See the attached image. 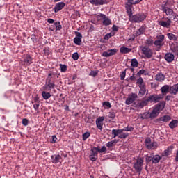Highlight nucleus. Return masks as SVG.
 <instances>
[{
  "mask_svg": "<svg viewBox=\"0 0 178 178\" xmlns=\"http://www.w3.org/2000/svg\"><path fill=\"white\" fill-rule=\"evenodd\" d=\"M166 105V102L163 101L158 104V105L153 108L152 111L149 114L150 119H155L157 118L158 115L161 113V111L165 109V106Z\"/></svg>",
  "mask_w": 178,
  "mask_h": 178,
  "instance_id": "obj_1",
  "label": "nucleus"
},
{
  "mask_svg": "<svg viewBox=\"0 0 178 178\" xmlns=\"http://www.w3.org/2000/svg\"><path fill=\"white\" fill-rule=\"evenodd\" d=\"M129 22H132L134 23H141V22H144L145 19H147V15L144 13H138L136 15H132L130 17H129Z\"/></svg>",
  "mask_w": 178,
  "mask_h": 178,
  "instance_id": "obj_2",
  "label": "nucleus"
},
{
  "mask_svg": "<svg viewBox=\"0 0 178 178\" xmlns=\"http://www.w3.org/2000/svg\"><path fill=\"white\" fill-rule=\"evenodd\" d=\"M144 165V159L138 158L136 162L134 163V169H135L136 172L140 175L143 171V166Z\"/></svg>",
  "mask_w": 178,
  "mask_h": 178,
  "instance_id": "obj_3",
  "label": "nucleus"
},
{
  "mask_svg": "<svg viewBox=\"0 0 178 178\" xmlns=\"http://www.w3.org/2000/svg\"><path fill=\"white\" fill-rule=\"evenodd\" d=\"M141 51H142V54H143V55H145V56L146 58H147V59H151V58H152V55H154V52L152 51V49H151V48L145 46V47H140Z\"/></svg>",
  "mask_w": 178,
  "mask_h": 178,
  "instance_id": "obj_4",
  "label": "nucleus"
},
{
  "mask_svg": "<svg viewBox=\"0 0 178 178\" xmlns=\"http://www.w3.org/2000/svg\"><path fill=\"white\" fill-rule=\"evenodd\" d=\"M98 147H93L90 149V154L89 155V159L92 162L98 159Z\"/></svg>",
  "mask_w": 178,
  "mask_h": 178,
  "instance_id": "obj_5",
  "label": "nucleus"
},
{
  "mask_svg": "<svg viewBox=\"0 0 178 178\" xmlns=\"http://www.w3.org/2000/svg\"><path fill=\"white\" fill-rule=\"evenodd\" d=\"M145 147L147 149H155L157 147L156 142H152L151 138H147L145 140Z\"/></svg>",
  "mask_w": 178,
  "mask_h": 178,
  "instance_id": "obj_6",
  "label": "nucleus"
},
{
  "mask_svg": "<svg viewBox=\"0 0 178 178\" xmlns=\"http://www.w3.org/2000/svg\"><path fill=\"white\" fill-rule=\"evenodd\" d=\"M162 95H150L146 100L148 102H151L153 104H156V102H159L161 99H162Z\"/></svg>",
  "mask_w": 178,
  "mask_h": 178,
  "instance_id": "obj_7",
  "label": "nucleus"
},
{
  "mask_svg": "<svg viewBox=\"0 0 178 178\" xmlns=\"http://www.w3.org/2000/svg\"><path fill=\"white\" fill-rule=\"evenodd\" d=\"M52 88H55V82L52 81L51 79L48 78L47 79L46 84L43 87L44 91H51Z\"/></svg>",
  "mask_w": 178,
  "mask_h": 178,
  "instance_id": "obj_8",
  "label": "nucleus"
},
{
  "mask_svg": "<svg viewBox=\"0 0 178 178\" xmlns=\"http://www.w3.org/2000/svg\"><path fill=\"white\" fill-rule=\"evenodd\" d=\"M161 10L163 12H164V13L166 14V15L170 17V19H172V17H173V16L175 15V11H173L172 9L168 8L165 6H162L161 7Z\"/></svg>",
  "mask_w": 178,
  "mask_h": 178,
  "instance_id": "obj_9",
  "label": "nucleus"
},
{
  "mask_svg": "<svg viewBox=\"0 0 178 178\" xmlns=\"http://www.w3.org/2000/svg\"><path fill=\"white\" fill-rule=\"evenodd\" d=\"M22 63L24 66H30L33 63V58L29 54L23 56Z\"/></svg>",
  "mask_w": 178,
  "mask_h": 178,
  "instance_id": "obj_10",
  "label": "nucleus"
},
{
  "mask_svg": "<svg viewBox=\"0 0 178 178\" xmlns=\"http://www.w3.org/2000/svg\"><path fill=\"white\" fill-rule=\"evenodd\" d=\"M138 98V95L136 93L129 95L128 98L126 99L125 103L127 105H131Z\"/></svg>",
  "mask_w": 178,
  "mask_h": 178,
  "instance_id": "obj_11",
  "label": "nucleus"
},
{
  "mask_svg": "<svg viewBox=\"0 0 178 178\" xmlns=\"http://www.w3.org/2000/svg\"><path fill=\"white\" fill-rule=\"evenodd\" d=\"M147 105H148V102L147 101V99L143 101L134 102L133 104V106L137 108L138 109H143V108H144V106H147Z\"/></svg>",
  "mask_w": 178,
  "mask_h": 178,
  "instance_id": "obj_12",
  "label": "nucleus"
},
{
  "mask_svg": "<svg viewBox=\"0 0 178 178\" xmlns=\"http://www.w3.org/2000/svg\"><path fill=\"white\" fill-rule=\"evenodd\" d=\"M156 40L154 41V44L156 47H163V41H165V35H160L156 37Z\"/></svg>",
  "mask_w": 178,
  "mask_h": 178,
  "instance_id": "obj_13",
  "label": "nucleus"
},
{
  "mask_svg": "<svg viewBox=\"0 0 178 178\" xmlns=\"http://www.w3.org/2000/svg\"><path fill=\"white\" fill-rule=\"evenodd\" d=\"M118 54V50L116 49H108L107 51H104L102 56L104 58H109L110 56H113Z\"/></svg>",
  "mask_w": 178,
  "mask_h": 178,
  "instance_id": "obj_14",
  "label": "nucleus"
},
{
  "mask_svg": "<svg viewBox=\"0 0 178 178\" xmlns=\"http://www.w3.org/2000/svg\"><path fill=\"white\" fill-rule=\"evenodd\" d=\"M172 24V20L170 19H167L165 20L159 21V25L161 26V27H165V29H169Z\"/></svg>",
  "mask_w": 178,
  "mask_h": 178,
  "instance_id": "obj_15",
  "label": "nucleus"
},
{
  "mask_svg": "<svg viewBox=\"0 0 178 178\" xmlns=\"http://www.w3.org/2000/svg\"><path fill=\"white\" fill-rule=\"evenodd\" d=\"M104 120H105V118L104 116L99 117L96 119V126L99 130H102L104 126Z\"/></svg>",
  "mask_w": 178,
  "mask_h": 178,
  "instance_id": "obj_16",
  "label": "nucleus"
},
{
  "mask_svg": "<svg viewBox=\"0 0 178 178\" xmlns=\"http://www.w3.org/2000/svg\"><path fill=\"white\" fill-rule=\"evenodd\" d=\"M76 37L74 39V42L76 45H81V38H83V35L80 32H75Z\"/></svg>",
  "mask_w": 178,
  "mask_h": 178,
  "instance_id": "obj_17",
  "label": "nucleus"
},
{
  "mask_svg": "<svg viewBox=\"0 0 178 178\" xmlns=\"http://www.w3.org/2000/svg\"><path fill=\"white\" fill-rule=\"evenodd\" d=\"M89 2L91 5H95V6H99L107 3L106 0H90Z\"/></svg>",
  "mask_w": 178,
  "mask_h": 178,
  "instance_id": "obj_18",
  "label": "nucleus"
},
{
  "mask_svg": "<svg viewBox=\"0 0 178 178\" xmlns=\"http://www.w3.org/2000/svg\"><path fill=\"white\" fill-rule=\"evenodd\" d=\"M65 3L64 2H58L54 6V12L55 13H58L60 10H62L63 8L65 6Z\"/></svg>",
  "mask_w": 178,
  "mask_h": 178,
  "instance_id": "obj_19",
  "label": "nucleus"
},
{
  "mask_svg": "<svg viewBox=\"0 0 178 178\" xmlns=\"http://www.w3.org/2000/svg\"><path fill=\"white\" fill-rule=\"evenodd\" d=\"M165 60L168 63H170L171 62H173L175 60V55L172 53H166L164 56Z\"/></svg>",
  "mask_w": 178,
  "mask_h": 178,
  "instance_id": "obj_20",
  "label": "nucleus"
},
{
  "mask_svg": "<svg viewBox=\"0 0 178 178\" xmlns=\"http://www.w3.org/2000/svg\"><path fill=\"white\" fill-rule=\"evenodd\" d=\"M133 5L134 4H132L131 3H129V2L125 4L127 13H128L129 17H130L133 15V11L131 10L133 8Z\"/></svg>",
  "mask_w": 178,
  "mask_h": 178,
  "instance_id": "obj_21",
  "label": "nucleus"
},
{
  "mask_svg": "<svg viewBox=\"0 0 178 178\" xmlns=\"http://www.w3.org/2000/svg\"><path fill=\"white\" fill-rule=\"evenodd\" d=\"M154 79L156 81L161 83V81L165 80V74H163L162 72H159L156 74Z\"/></svg>",
  "mask_w": 178,
  "mask_h": 178,
  "instance_id": "obj_22",
  "label": "nucleus"
},
{
  "mask_svg": "<svg viewBox=\"0 0 178 178\" xmlns=\"http://www.w3.org/2000/svg\"><path fill=\"white\" fill-rule=\"evenodd\" d=\"M51 158L52 163H58L59 161H60V159H62V157L59 154H58V155H52L51 156Z\"/></svg>",
  "mask_w": 178,
  "mask_h": 178,
  "instance_id": "obj_23",
  "label": "nucleus"
},
{
  "mask_svg": "<svg viewBox=\"0 0 178 178\" xmlns=\"http://www.w3.org/2000/svg\"><path fill=\"white\" fill-rule=\"evenodd\" d=\"M170 94H173L174 95H176L178 92V83L173 85L170 88Z\"/></svg>",
  "mask_w": 178,
  "mask_h": 178,
  "instance_id": "obj_24",
  "label": "nucleus"
},
{
  "mask_svg": "<svg viewBox=\"0 0 178 178\" xmlns=\"http://www.w3.org/2000/svg\"><path fill=\"white\" fill-rule=\"evenodd\" d=\"M136 84L138 86L139 88H145V83H144V79H143V77H139V79L137 80Z\"/></svg>",
  "mask_w": 178,
  "mask_h": 178,
  "instance_id": "obj_25",
  "label": "nucleus"
},
{
  "mask_svg": "<svg viewBox=\"0 0 178 178\" xmlns=\"http://www.w3.org/2000/svg\"><path fill=\"white\" fill-rule=\"evenodd\" d=\"M161 90L163 95H166V94L170 91V87L168 85H165L164 86L161 87Z\"/></svg>",
  "mask_w": 178,
  "mask_h": 178,
  "instance_id": "obj_26",
  "label": "nucleus"
},
{
  "mask_svg": "<svg viewBox=\"0 0 178 178\" xmlns=\"http://www.w3.org/2000/svg\"><path fill=\"white\" fill-rule=\"evenodd\" d=\"M123 129H113L112 130V134H113V138H115V137H118L119 134H122L123 133Z\"/></svg>",
  "mask_w": 178,
  "mask_h": 178,
  "instance_id": "obj_27",
  "label": "nucleus"
},
{
  "mask_svg": "<svg viewBox=\"0 0 178 178\" xmlns=\"http://www.w3.org/2000/svg\"><path fill=\"white\" fill-rule=\"evenodd\" d=\"M177 124H178V120H172L169 124V127L170 129H176V127H177Z\"/></svg>",
  "mask_w": 178,
  "mask_h": 178,
  "instance_id": "obj_28",
  "label": "nucleus"
},
{
  "mask_svg": "<svg viewBox=\"0 0 178 178\" xmlns=\"http://www.w3.org/2000/svg\"><path fill=\"white\" fill-rule=\"evenodd\" d=\"M120 52L121 54H129V52H131V49H129L124 46L120 48Z\"/></svg>",
  "mask_w": 178,
  "mask_h": 178,
  "instance_id": "obj_29",
  "label": "nucleus"
},
{
  "mask_svg": "<svg viewBox=\"0 0 178 178\" xmlns=\"http://www.w3.org/2000/svg\"><path fill=\"white\" fill-rule=\"evenodd\" d=\"M141 74H144V76H148V71L147 70H140L137 74L136 76L138 77H141Z\"/></svg>",
  "mask_w": 178,
  "mask_h": 178,
  "instance_id": "obj_30",
  "label": "nucleus"
},
{
  "mask_svg": "<svg viewBox=\"0 0 178 178\" xmlns=\"http://www.w3.org/2000/svg\"><path fill=\"white\" fill-rule=\"evenodd\" d=\"M42 96L44 98V99H49V98H51V93L47 92V90H44L42 92Z\"/></svg>",
  "mask_w": 178,
  "mask_h": 178,
  "instance_id": "obj_31",
  "label": "nucleus"
},
{
  "mask_svg": "<svg viewBox=\"0 0 178 178\" xmlns=\"http://www.w3.org/2000/svg\"><path fill=\"white\" fill-rule=\"evenodd\" d=\"M145 33V27L141 26L138 31H135V33H136V35H141V34H144Z\"/></svg>",
  "mask_w": 178,
  "mask_h": 178,
  "instance_id": "obj_32",
  "label": "nucleus"
},
{
  "mask_svg": "<svg viewBox=\"0 0 178 178\" xmlns=\"http://www.w3.org/2000/svg\"><path fill=\"white\" fill-rule=\"evenodd\" d=\"M172 118L170 115H164L163 117L159 118L160 122H169Z\"/></svg>",
  "mask_w": 178,
  "mask_h": 178,
  "instance_id": "obj_33",
  "label": "nucleus"
},
{
  "mask_svg": "<svg viewBox=\"0 0 178 178\" xmlns=\"http://www.w3.org/2000/svg\"><path fill=\"white\" fill-rule=\"evenodd\" d=\"M168 38H169L171 41H177V36L173 33H168L167 34Z\"/></svg>",
  "mask_w": 178,
  "mask_h": 178,
  "instance_id": "obj_34",
  "label": "nucleus"
},
{
  "mask_svg": "<svg viewBox=\"0 0 178 178\" xmlns=\"http://www.w3.org/2000/svg\"><path fill=\"white\" fill-rule=\"evenodd\" d=\"M108 118H110V119H112V120H113V119H115V118H116V111H113V110H111L110 112H108Z\"/></svg>",
  "mask_w": 178,
  "mask_h": 178,
  "instance_id": "obj_35",
  "label": "nucleus"
},
{
  "mask_svg": "<svg viewBox=\"0 0 178 178\" xmlns=\"http://www.w3.org/2000/svg\"><path fill=\"white\" fill-rule=\"evenodd\" d=\"M95 16L99 22L100 20H104V19H106V15L105 14H102V13H99V15L95 14Z\"/></svg>",
  "mask_w": 178,
  "mask_h": 178,
  "instance_id": "obj_36",
  "label": "nucleus"
},
{
  "mask_svg": "<svg viewBox=\"0 0 178 178\" xmlns=\"http://www.w3.org/2000/svg\"><path fill=\"white\" fill-rule=\"evenodd\" d=\"M111 23L112 22L111 21V19L109 18H107L106 16V18L103 19V22H102L103 26H109L110 24H111Z\"/></svg>",
  "mask_w": 178,
  "mask_h": 178,
  "instance_id": "obj_37",
  "label": "nucleus"
},
{
  "mask_svg": "<svg viewBox=\"0 0 178 178\" xmlns=\"http://www.w3.org/2000/svg\"><path fill=\"white\" fill-rule=\"evenodd\" d=\"M145 92H147V88L145 87L140 88L138 92L139 97H144V95H145Z\"/></svg>",
  "mask_w": 178,
  "mask_h": 178,
  "instance_id": "obj_38",
  "label": "nucleus"
},
{
  "mask_svg": "<svg viewBox=\"0 0 178 178\" xmlns=\"http://www.w3.org/2000/svg\"><path fill=\"white\" fill-rule=\"evenodd\" d=\"M102 106H104V109H111L112 108V104L109 102H104L102 103Z\"/></svg>",
  "mask_w": 178,
  "mask_h": 178,
  "instance_id": "obj_39",
  "label": "nucleus"
},
{
  "mask_svg": "<svg viewBox=\"0 0 178 178\" xmlns=\"http://www.w3.org/2000/svg\"><path fill=\"white\" fill-rule=\"evenodd\" d=\"M161 159H162V157L159 155L153 156V163H158Z\"/></svg>",
  "mask_w": 178,
  "mask_h": 178,
  "instance_id": "obj_40",
  "label": "nucleus"
},
{
  "mask_svg": "<svg viewBox=\"0 0 178 178\" xmlns=\"http://www.w3.org/2000/svg\"><path fill=\"white\" fill-rule=\"evenodd\" d=\"M131 66L132 67H137L138 66V61H137V59L134 58L131 60Z\"/></svg>",
  "mask_w": 178,
  "mask_h": 178,
  "instance_id": "obj_41",
  "label": "nucleus"
},
{
  "mask_svg": "<svg viewBox=\"0 0 178 178\" xmlns=\"http://www.w3.org/2000/svg\"><path fill=\"white\" fill-rule=\"evenodd\" d=\"M136 37H138V35H137V33L134 32V34L130 37V38L128 39V42H132V41H134V40H136Z\"/></svg>",
  "mask_w": 178,
  "mask_h": 178,
  "instance_id": "obj_42",
  "label": "nucleus"
},
{
  "mask_svg": "<svg viewBox=\"0 0 178 178\" xmlns=\"http://www.w3.org/2000/svg\"><path fill=\"white\" fill-rule=\"evenodd\" d=\"M142 1L143 0H127V2H129V3H132L134 5H137V3H139Z\"/></svg>",
  "mask_w": 178,
  "mask_h": 178,
  "instance_id": "obj_43",
  "label": "nucleus"
},
{
  "mask_svg": "<svg viewBox=\"0 0 178 178\" xmlns=\"http://www.w3.org/2000/svg\"><path fill=\"white\" fill-rule=\"evenodd\" d=\"M54 26L56 30H62V25H60V22H55Z\"/></svg>",
  "mask_w": 178,
  "mask_h": 178,
  "instance_id": "obj_44",
  "label": "nucleus"
},
{
  "mask_svg": "<svg viewBox=\"0 0 178 178\" xmlns=\"http://www.w3.org/2000/svg\"><path fill=\"white\" fill-rule=\"evenodd\" d=\"M123 131H133L134 130V128L133 127H126L124 129H122Z\"/></svg>",
  "mask_w": 178,
  "mask_h": 178,
  "instance_id": "obj_45",
  "label": "nucleus"
},
{
  "mask_svg": "<svg viewBox=\"0 0 178 178\" xmlns=\"http://www.w3.org/2000/svg\"><path fill=\"white\" fill-rule=\"evenodd\" d=\"M172 149H173V147H168V149L165 150V155L168 156V155H169V152H172Z\"/></svg>",
  "mask_w": 178,
  "mask_h": 178,
  "instance_id": "obj_46",
  "label": "nucleus"
},
{
  "mask_svg": "<svg viewBox=\"0 0 178 178\" xmlns=\"http://www.w3.org/2000/svg\"><path fill=\"white\" fill-rule=\"evenodd\" d=\"M98 152L102 154L103 152H106V147L103 146L101 149L98 147Z\"/></svg>",
  "mask_w": 178,
  "mask_h": 178,
  "instance_id": "obj_47",
  "label": "nucleus"
},
{
  "mask_svg": "<svg viewBox=\"0 0 178 178\" xmlns=\"http://www.w3.org/2000/svg\"><path fill=\"white\" fill-rule=\"evenodd\" d=\"M88 137H90V132H86L85 134H83V141H86V140H87V138H88Z\"/></svg>",
  "mask_w": 178,
  "mask_h": 178,
  "instance_id": "obj_48",
  "label": "nucleus"
},
{
  "mask_svg": "<svg viewBox=\"0 0 178 178\" xmlns=\"http://www.w3.org/2000/svg\"><path fill=\"white\" fill-rule=\"evenodd\" d=\"M60 67L61 72H66L67 70V67L65 65L60 64Z\"/></svg>",
  "mask_w": 178,
  "mask_h": 178,
  "instance_id": "obj_49",
  "label": "nucleus"
},
{
  "mask_svg": "<svg viewBox=\"0 0 178 178\" xmlns=\"http://www.w3.org/2000/svg\"><path fill=\"white\" fill-rule=\"evenodd\" d=\"M129 137V134L125 133V134H121L119 136L118 138H127Z\"/></svg>",
  "mask_w": 178,
  "mask_h": 178,
  "instance_id": "obj_50",
  "label": "nucleus"
},
{
  "mask_svg": "<svg viewBox=\"0 0 178 178\" xmlns=\"http://www.w3.org/2000/svg\"><path fill=\"white\" fill-rule=\"evenodd\" d=\"M72 59H74V60H79V53H74L72 54Z\"/></svg>",
  "mask_w": 178,
  "mask_h": 178,
  "instance_id": "obj_51",
  "label": "nucleus"
},
{
  "mask_svg": "<svg viewBox=\"0 0 178 178\" xmlns=\"http://www.w3.org/2000/svg\"><path fill=\"white\" fill-rule=\"evenodd\" d=\"M148 118H149V113L145 112L142 115V119H148Z\"/></svg>",
  "mask_w": 178,
  "mask_h": 178,
  "instance_id": "obj_52",
  "label": "nucleus"
},
{
  "mask_svg": "<svg viewBox=\"0 0 178 178\" xmlns=\"http://www.w3.org/2000/svg\"><path fill=\"white\" fill-rule=\"evenodd\" d=\"M98 74V71H91L89 74V76H92V77H95Z\"/></svg>",
  "mask_w": 178,
  "mask_h": 178,
  "instance_id": "obj_53",
  "label": "nucleus"
},
{
  "mask_svg": "<svg viewBox=\"0 0 178 178\" xmlns=\"http://www.w3.org/2000/svg\"><path fill=\"white\" fill-rule=\"evenodd\" d=\"M146 161H147V162H151V161L153 162L154 156H147Z\"/></svg>",
  "mask_w": 178,
  "mask_h": 178,
  "instance_id": "obj_54",
  "label": "nucleus"
},
{
  "mask_svg": "<svg viewBox=\"0 0 178 178\" xmlns=\"http://www.w3.org/2000/svg\"><path fill=\"white\" fill-rule=\"evenodd\" d=\"M111 37H113V34L112 33H107L104 35V39L108 40V38H111Z\"/></svg>",
  "mask_w": 178,
  "mask_h": 178,
  "instance_id": "obj_55",
  "label": "nucleus"
},
{
  "mask_svg": "<svg viewBox=\"0 0 178 178\" xmlns=\"http://www.w3.org/2000/svg\"><path fill=\"white\" fill-rule=\"evenodd\" d=\"M22 124L23 126H27L29 124V120H27V118H24L22 120Z\"/></svg>",
  "mask_w": 178,
  "mask_h": 178,
  "instance_id": "obj_56",
  "label": "nucleus"
},
{
  "mask_svg": "<svg viewBox=\"0 0 178 178\" xmlns=\"http://www.w3.org/2000/svg\"><path fill=\"white\" fill-rule=\"evenodd\" d=\"M114 145H115L112 140L106 143V147H108V148H112V147H114Z\"/></svg>",
  "mask_w": 178,
  "mask_h": 178,
  "instance_id": "obj_57",
  "label": "nucleus"
},
{
  "mask_svg": "<svg viewBox=\"0 0 178 178\" xmlns=\"http://www.w3.org/2000/svg\"><path fill=\"white\" fill-rule=\"evenodd\" d=\"M124 77H126V71L122 72L120 75L121 80H124Z\"/></svg>",
  "mask_w": 178,
  "mask_h": 178,
  "instance_id": "obj_58",
  "label": "nucleus"
},
{
  "mask_svg": "<svg viewBox=\"0 0 178 178\" xmlns=\"http://www.w3.org/2000/svg\"><path fill=\"white\" fill-rule=\"evenodd\" d=\"M33 108L35 109V111H38V108H40V104L39 103H36L33 105Z\"/></svg>",
  "mask_w": 178,
  "mask_h": 178,
  "instance_id": "obj_59",
  "label": "nucleus"
},
{
  "mask_svg": "<svg viewBox=\"0 0 178 178\" xmlns=\"http://www.w3.org/2000/svg\"><path fill=\"white\" fill-rule=\"evenodd\" d=\"M56 140H58V138H56V136H55V135L52 136V141H51V143L53 144H55V143H56Z\"/></svg>",
  "mask_w": 178,
  "mask_h": 178,
  "instance_id": "obj_60",
  "label": "nucleus"
},
{
  "mask_svg": "<svg viewBox=\"0 0 178 178\" xmlns=\"http://www.w3.org/2000/svg\"><path fill=\"white\" fill-rule=\"evenodd\" d=\"M113 31H118L119 30V28L116 25H113L112 27Z\"/></svg>",
  "mask_w": 178,
  "mask_h": 178,
  "instance_id": "obj_61",
  "label": "nucleus"
},
{
  "mask_svg": "<svg viewBox=\"0 0 178 178\" xmlns=\"http://www.w3.org/2000/svg\"><path fill=\"white\" fill-rule=\"evenodd\" d=\"M172 17H174V20L175 22H178V15L176 14V13H175V15H172Z\"/></svg>",
  "mask_w": 178,
  "mask_h": 178,
  "instance_id": "obj_62",
  "label": "nucleus"
},
{
  "mask_svg": "<svg viewBox=\"0 0 178 178\" xmlns=\"http://www.w3.org/2000/svg\"><path fill=\"white\" fill-rule=\"evenodd\" d=\"M151 87L152 88H156L158 87V85L156 83H151Z\"/></svg>",
  "mask_w": 178,
  "mask_h": 178,
  "instance_id": "obj_63",
  "label": "nucleus"
},
{
  "mask_svg": "<svg viewBox=\"0 0 178 178\" xmlns=\"http://www.w3.org/2000/svg\"><path fill=\"white\" fill-rule=\"evenodd\" d=\"M54 22H55V20H54V19H52L51 18L47 19V22H49L50 24H54Z\"/></svg>",
  "mask_w": 178,
  "mask_h": 178,
  "instance_id": "obj_64",
  "label": "nucleus"
}]
</instances>
